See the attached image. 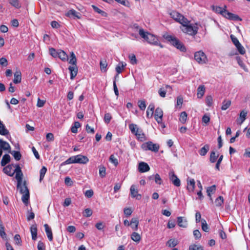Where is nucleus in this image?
<instances>
[{
    "label": "nucleus",
    "instance_id": "nucleus-48",
    "mask_svg": "<svg viewBox=\"0 0 250 250\" xmlns=\"http://www.w3.org/2000/svg\"><path fill=\"white\" fill-rule=\"evenodd\" d=\"M218 157V155H216L214 151H212L210 153L209 160L211 163H214L216 162L217 158Z\"/></svg>",
    "mask_w": 250,
    "mask_h": 250
},
{
    "label": "nucleus",
    "instance_id": "nucleus-36",
    "mask_svg": "<svg viewBox=\"0 0 250 250\" xmlns=\"http://www.w3.org/2000/svg\"><path fill=\"white\" fill-rule=\"evenodd\" d=\"M209 149V146L208 144L205 145L199 150V154L201 156H205L206 155Z\"/></svg>",
    "mask_w": 250,
    "mask_h": 250
},
{
    "label": "nucleus",
    "instance_id": "nucleus-26",
    "mask_svg": "<svg viewBox=\"0 0 250 250\" xmlns=\"http://www.w3.org/2000/svg\"><path fill=\"white\" fill-rule=\"evenodd\" d=\"M14 78L13 80V83H19L21 81V74L20 71H16L14 73Z\"/></svg>",
    "mask_w": 250,
    "mask_h": 250
},
{
    "label": "nucleus",
    "instance_id": "nucleus-12",
    "mask_svg": "<svg viewBox=\"0 0 250 250\" xmlns=\"http://www.w3.org/2000/svg\"><path fill=\"white\" fill-rule=\"evenodd\" d=\"M163 116V112L162 109L159 107H157L155 111L154 117L158 124H160V123H161V121H162Z\"/></svg>",
    "mask_w": 250,
    "mask_h": 250
},
{
    "label": "nucleus",
    "instance_id": "nucleus-21",
    "mask_svg": "<svg viewBox=\"0 0 250 250\" xmlns=\"http://www.w3.org/2000/svg\"><path fill=\"white\" fill-rule=\"evenodd\" d=\"M14 165H9L3 168V171L4 173L8 175L9 176H13L14 174V171L12 172Z\"/></svg>",
    "mask_w": 250,
    "mask_h": 250
},
{
    "label": "nucleus",
    "instance_id": "nucleus-39",
    "mask_svg": "<svg viewBox=\"0 0 250 250\" xmlns=\"http://www.w3.org/2000/svg\"><path fill=\"white\" fill-rule=\"evenodd\" d=\"M9 3L16 8H20L21 4L18 0H8Z\"/></svg>",
    "mask_w": 250,
    "mask_h": 250
},
{
    "label": "nucleus",
    "instance_id": "nucleus-42",
    "mask_svg": "<svg viewBox=\"0 0 250 250\" xmlns=\"http://www.w3.org/2000/svg\"><path fill=\"white\" fill-rule=\"evenodd\" d=\"M231 104V101L230 100H224L223 102V104L221 107V109L225 110L227 109Z\"/></svg>",
    "mask_w": 250,
    "mask_h": 250
},
{
    "label": "nucleus",
    "instance_id": "nucleus-17",
    "mask_svg": "<svg viewBox=\"0 0 250 250\" xmlns=\"http://www.w3.org/2000/svg\"><path fill=\"white\" fill-rule=\"evenodd\" d=\"M224 17L229 20L232 21H236L241 20L240 18L238 15L228 12L227 10L226 11V13H225Z\"/></svg>",
    "mask_w": 250,
    "mask_h": 250
},
{
    "label": "nucleus",
    "instance_id": "nucleus-10",
    "mask_svg": "<svg viewBox=\"0 0 250 250\" xmlns=\"http://www.w3.org/2000/svg\"><path fill=\"white\" fill-rule=\"evenodd\" d=\"M124 224L126 226H129L133 224H135V226H132V229L133 230H137L138 229L139 220L137 218H133L131 219V221L129 222L127 220H125Z\"/></svg>",
    "mask_w": 250,
    "mask_h": 250
},
{
    "label": "nucleus",
    "instance_id": "nucleus-3",
    "mask_svg": "<svg viewBox=\"0 0 250 250\" xmlns=\"http://www.w3.org/2000/svg\"><path fill=\"white\" fill-rule=\"evenodd\" d=\"M17 188L20 190V193L22 194L21 200L23 203L27 205L29 199V191L26 185V181H24L23 184H21L20 187L17 186Z\"/></svg>",
    "mask_w": 250,
    "mask_h": 250
},
{
    "label": "nucleus",
    "instance_id": "nucleus-16",
    "mask_svg": "<svg viewBox=\"0 0 250 250\" xmlns=\"http://www.w3.org/2000/svg\"><path fill=\"white\" fill-rule=\"evenodd\" d=\"M187 188L188 190V192H193L195 187V182L193 179L189 178L188 177L187 178Z\"/></svg>",
    "mask_w": 250,
    "mask_h": 250
},
{
    "label": "nucleus",
    "instance_id": "nucleus-35",
    "mask_svg": "<svg viewBox=\"0 0 250 250\" xmlns=\"http://www.w3.org/2000/svg\"><path fill=\"white\" fill-rule=\"evenodd\" d=\"M58 57L61 59L62 61H68V56L65 53V52L62 50H60L59 51V54Z\"/></svg>",
    "mask_w": 250,
    "mask_h": 250
},
{
    "label": "nucleus",
    "instance_id": "nucleus-29",
    "mask_svg": "<svg viewBox=\"0 0 250 250\" xmlns=\"http://www.w3.org/2000/svg\"><path fill=\"white\" fill-rule=\"evenodd\" d=\"M30 231L32 235V239L35 240L37 236V227L36 224L33 225L30 227Z\"/></svg>",
    "mask_w": 250,
    "mask_h": 250
},
{
    "label": "nucleus",
    "instance_id": "nucleus-7",
    "mask_svg": "<svg viewBox=\"0 0 250 250\" xmlns=\"http://www.w3.org/2000/svg\"><path fill=\"white\" fill-rule=\"evenodd\" d=\"M142 148L145 150H149L155 152L158 151L159 146L156 144H153L152 142H148L142 145Z\"/></svg>",
    "mask_w": 250,
    "mask_h": 250
},
{
    "label": "nucleus",
    "instance_id": "nucleus-43",
    "mask_svg": "<svg viewBox=\"0 0 250 250\" xmlns=\"http://www.w3.org/2000/svg\"><path fill=\"white\" fill-rule=\"evenodd\" d=\"M187 119V114L185 111H183L181 113L180 117L179 119L180 121L182 124H185Z\"/></svg>",
    "mask_w": 250,
    "mask_h": 250
},
{
    "label": "nucleus",
    "instance_id": "nucleus-46",
    "mask_svg": "<svg viewBox=\"0 0 250 250\" xmlns=\"http://www.w3.org/2000/svg\"><path fill=\"white\" fill-rule=\"evenodd\" d=\"M100 67L102 71L104 72L106 71V67L107 66V63L106 60H101L100 61Z\"/></svg>",
    "mask_w": 250,
    "mask_h": 250
},
{
    "label": "nucleus",
    "instance_id": "nucleus-53",
    "mask_svg": "<svg viewBox=\"0 0 250 250\" xmlns=\"http://www.w3.org/2000/svg\"><path fill=\"white\" fill-rule=\"evenodd\" d=\"M92 7H93L94 10L97 12L99 14H101L103 16H106V13L103 11V10H101L100 9H99L98 7H97V6L94 5H92Z\"/></svg>",
    "mask_w": 250,
    "mask_h": 250
},
{
    "label": "nucleus",
    "instance_id": "nucleus-5",
    "mask_svg": "<svg viewBox=\"0 0 250 250\" xmlns=\"http://www.w3.org/2000/svg\"><path fill=\"white\" fill-rule=\"evenodd\" d=\"M194 57L196 61L201 64H206L208 62L206 55L201 50L196 52Z\"/></svg>",
    "mask_w": 250,
    "mask_h": 250
},
{
    "label": "nucleus",
    "instance_id": "nucleus-64",
    "mask_svg": "<svg viewBox=\"0 0 250 250\" xmlns=\"http://www.w3.org/2000/svg\"><path fill=\"white\" fill-rule=\"evenodd\" d=\"M202 122L207 125L210 121V117L208 115L205 114L202 117Z\"/></svg>",
    "mask_w": 250,
    "mask_h": 250
},
{
    "label": "nucleus",
    "instance_id": "nucleus-28",
    "mask_svg": "<svg viewBox=\"0 0 250 250\" xmlns=\"http://www.w3.org/2000/svg\"><path fill=\"white\" fill-rule=\"evenodd\" d=\"M155 106L153 104H150L147 107L146 111V116L147 118H151L154 113Z\"/></svg>",
    "mask_w": 250,
    "mask_h": 250
},
{
    "label": "nucleus",
    "instance_id": "nucleus-45",
    "mask_svg": "<svg viewBox=\"0 0 250 250\" xmlns=\"http://www.w3.org/2000/svg\"><path fill=\"white\" fill-rule=\"evenodd\" d=\"M134 134L139 139H141V140L145 137V134L143 133L142 130L141 129L137 130V132H136Z\"/></svg>",
    "mask_w": 250,
    "mask_h": 250
},
{
    "label": "nucleus",
    "instance_id": "nucleus-38",
    "mask_svg": "<svg viewBox=\"0 0 250 250\" xmlns=\"http://www.w3.org/2000/svg\"><path fill=\"white\" fill-rule=\"evenodd\" d=\"M77 59L73 52L70 53V59L69 63L72 64V66L76 65Z\"/></svg>",
    "mask_w": 250,
    "mask_h": 250
},
{
    "label": "nucleus",
    "instance_id": "nucleus-33",
    "mask_svg": "<svg viewBox=\"0 0 250 250\" xmlns=\"http://www.w3.org/2000/svg\"><path fill=\"white\" fill-rule=\"evenodd\" d=\"M213 10L215 11L217 13L220 14L223 16H224L225 13H226V9L225 8H222L219 6H213L212 7Z\"/></svg>",
    "mask_w": 250,
    "mask_h": 250
},
{
    "label": "nucleus",
    "instance_id": "nucleus-4",
    "mask_svg": "<svg viewBox=\"0 0 250 250\" xmlns=\"http://www.w3.org/2000/svg\"><path fill=\"white\" fill-rule=\"evenodd\" d=\"M189 21L187 19L186 23H181L183 27L181 28L182 31L189 35L194 36L198 32V27L195 26H192L188 24Z\"/></svg>",
    "mask_w": 250,
    "mask_h": 250
},
{
    "label": "nucleus",
    "instance_id": "nucleus-15",
    "mask_svg": "<svg viewBox=\"0 0 250 250\" xmlns=\"http://www.w3.org/2000/svg\"><path fill=\"white\" fill-rule=\"evenodd\" d=\"M0 150L6 151L8 153L11 152V146L8 143L3 141L2 139H0Z\"/></svg>",
    "mask_w": 250,
    "mask_h": 250
},
{
    "label": "nucleus",
    "instance_id": "nucleus-18",
    "mask_svg": "<svg viewBox=\"0 0 250 250\" xmlns=\"http://www.w3.org/2000/svg\"><path fill=\"white\" fill-rule=\"evenodd\" d=\"M150 167L148 164L145 162H140L138 166V170L140 172L144 173L148 171Z\"/></svg>",
    "mask_w": 250,
    "mask_h": 250
},
{
    "label": "nucleus",
    "instance_id": "nucleus-58",
    "mask_svg": "<svg viewBox=\"0 0 250 250\" xmlns=\"http://www.w3.org/2000/svg\"><path fill=\"white\" fill-rule=\"evenodd\" d=\"M50 54L53 57L56 58L58 57L59 52L56 51V50L54 48H50L49 49Z\"/></svg>",
    "mask_w": 250,
    "mask_h": 250
},
{
    "label": "nucleus",
    "instance_id": "nucleus-50",
    "mask_svg": "<svg viewBox=\"0 0 250 250\" xmlns=\"http://www.w3.org/2000/svg\"><path fill=\"white\" fill-rule=\"evenodd\" d=\"M99 174L102 178H104L106 175V169L104 166L99 167Z\"/></svg>",
    "mask_w": 250,
    "mask_h": 250
},
{
    "label": "nucleus",
    "instance_id": "nucleus-59",
    "mask_svg": "<svg viewBox=\"0 0 250 250\" xmlns=\"http://www.w3.org/2000/svg\"><path fill=\"white\" fill-rule=\"evenodd\" d=\"M14 241L15 242V244L18 245H21V236L19 234H16L14 236Z\"/></svg>",
    "mask_w": 250,
    "mask_h": 250
},
{
    "label": "nucleus",
    "instance_id": "nucleus-31",
    "mask_svg": "<svg viewBox=\"0 0 250 250\" xmlns=\"http://www.w3.org/2000/svg\"><path fill=\"white\" fill-rule=\"evenodd\" d=\"M205 92V87L204 85H199L197 88V97L201 98L204 95Z\"/></svg>",
    "mask_w": 250,
    "mask_h": 250
},
{
    "label": "nucleus",
    "instance_id": "nucleus-13",
    "mask_svg": "<svg viewBox=\"0 0 250 250\" xmlns=\"http://www.w3.org/2000/svg\"><path fill=\"white\" fill-rule=\"evenodd\" d=\"M75 158L76 163L85 164L89 161V159L86 156L80 154L75 156Z\"/></svg>",
    "mask_w": 250,
    "mask_h": 250
},
{
    "label": "nucleus",
    "instance_id": "nucleus-54",
    "mask_svg": "<svg viewBox=\"0 0 250 250\" xmlns=\"http://www.w3.org/2000/svg\"><path fill=\"white\" fill-rule=\"evenodd\" d=\"M138 106L142 110H145L146 108V102L145 101L140 100L138 103Z\"/></svg>",
    "mask_w": 250,
    "mask_h": 250
},
{
    "label": "nucleus",
    "instance_id": "nucleus-1",
    "mask_svg": "<svg viewBox=\"0 0 250 250\" xmlns=\"http://www.w3.org/2000/svg\"><path fill=\"white\" fill-rule=\"evenodd\" d=\"M163 37L177 49L180 50L182 52H185L186 51V48L184 44L175 36L165 34Z\"/></svg>",
    "mask_w": 250,
    "mask_h": 250
},
{
    "label": "nucleus",
    "instance_id": "nucleus-9",
    "mask_svg": "<svg viewBox=\"0 0 250 250\" xmlns=\"http://www.w3.org/2000/svg\"><path fill=\"white\" fill-rule=\"evenodd\" d=\"M171 17L180 23H186L187 19L179 13L173 11L170 13Z\"/></svg>",
    "mask_w": 250,
    "mask_h": 250
},
{
    "label": "nucleus",
    "instance_id": "nucleus-60",
    "mask_svg": "<svg viewBox=\"0 0 250 250\" xmlns=\"http://www.w3.org/2000/svg\"><path fill=\"white\" fill-rule=\"evenodd\" d=\"M189 250H203V249L201 246L192 245L189 246Z\"/></svg>",
    "mask_w": 250,
    "mask_h": 250
},
{
    "label": "nucleus",
    "instance_id": "nucleus-47",
    "mask_svg": "<svg viewBox=\"0 0 250 250\" xmlns=\"http://www.w3.org/2000/svg\"><path fill=\"white\" fill-rule=\"evenodd\" d=\"M201 222L202 230L205 232H208L209 228L208 227V225L205 219H202Z\"/></svg>",
    "mask_w": 250,
    "mask_h": 250
},
{
    "label": "nucleus",
    "instance_id": "nucleus-22",
    "mask_svg": "<svg viewBox=\"0 0 250 250\" xmlns=\"http://www.w3.org/2000/svg\"><path fill=\"white\" fill-rule=\"evenodd\" d=\"M177 223L180 227L186 228L188 226L187 220L183 217H177Z\"/></svg>",
    "mask_w": 250,
    "mask_h": 250
},
{
    "label": "nucleus",
    "instance_id": "nucleus-27",
    "mask_svg": "<svg viewBox=\"0 0 250 250\" xmlns=\"http://www.w3.org/2000/svg\"><path fill=\"white\" fill-rule=\"evenodd\" d=\"M66 15L68 17H74L77 19H80L81 17V14L80 12H77L74 9L70 10L68 11Z\"/></svg>",
    "mask_w": 250,
    "mask_h": 250
},
{
    "label": "nucleus",
    "instance_id": "nucleus-11",
    "mask_svg": "<svg viewBox=\"0 0 250 250\" xmlns=\"http://www.w3.org/2000/svg\"><path fill=\"white\" fill-rule=\"evenodd\" d=\"M169 177L170 180L174 186L179 187L181 185L180 180L175 174L174 171H170L169 173Z\"/></svg>",
    "mask_w": 250,
    "mask_h": 250
},
{
    "label": "nucleus",
    "instance_id": "nucleus-41",
    "mask_svg": "<svg viewBox=\"0 0 250 250\" xmlns=\"http://www.w3.org/2000/svg\"><path fill=\"white\" fill-rule=\"evenodd\" d=\"M75 156H72L68 158L66 161L63 162L61 164V166H64L65 165L70 164H75Z\"/></svg>",
    "mask_w": 250,
    "mask_h": 250
},
{
    "label": "nucleus",
    "instance_id": "nucleus-8",
    "mask_svg": "<svg viewBox=\"0 0 250 250\" xmlns=\"http://www.w3.org/2000/svg\"><path fill=\"white\" fill-rule=\"evenodd\" d=\"M230 37L232 42L235 45L239 53L241 54V55L244 54L245 53V49L239 42L237 38L235 37L233 35H231L230 36Z\"/></svg>",
    "mask_w": 250,
    "mask_h": 250
},
{
    "label": "nucleus",
    "instance_id": "nucleus-14",
    "mask_svg": "<svg viewBox=\"0 0 250 250\" xmlns=\"http://www.w3.org/2000/svg\"><path fill=\"white\" fill-rule=\"evenodd\" d=\"M130 195L132 198H135L137 200L141 199V195L138 193V191L135 185H133L130 188Z\"/></svg>",
    "mask_w": 250,
    "mask_h": 250
},
{
    "label": "nucleus",
    "instance_id": "nucleus-56",
    "mask_svg": "<svg viewBox=\"0 0 250 250\" xmlns=\"http://www.w3.org/2000/svg\"><path fill=\"white\" fill-rule=\"evenodd\" d=\"M92 210L90 208H87L84 209L83 215L84 217H89L92 215Z\"/></svg>",
    "mask_w": 250,
    "mask_h": 250
},
{
    "label": "nucleus",
    "instance_id": "nucleus-44",
    "mask_svg": "<svg viewBox=\"0 0 250 250\" xmlns=\"http://www.w3.org/2000/svg\"><path fill=\"white\" fill-rule=\"evenodd\" d=\"M81 126L80 123L78 122H75L74 124V125L71 128V131L74 133H76L78 132V128Z\"/></svg>",
    "mask_w": 250,
    "mask_h": 250
},
{
    "label": "nucleus",
    "instance_id": "nucleus-32",
    "mask_svg": "<svg viewBox=\"0 0 250 250\" xmlns=\"http://www.w3.org/2000/svg\"><path fill=\"white\" fill-rule=\"evenodd\" d=\"M11 160L10 156L9 154H4L1 161V165L2 167L5 166L6 164L10 162Z\"/></svg>",
    "mask_w": 250,
    "mask_h": 250
},
{
    "label": "nucleus",
    "instance_id": "nucleus-61",
    "mask_svg": "<svg viewBox=\"0 0 250 250\" xmlns=\"http://www.w3.org/2000/svg\"><path fill=\"white\" fill-rule=\"evenodd\" d=\"M34 217H35L34 213L33 212H32L31 210L30 211L28 210L27 211V220L28 221H30L32 219H34Z\"/></svg>",
    "mask_w": 250,
    "mask_h": 250
},
{
    "label": "nucleus",
    "instance_id": "nucleus-2",
    "mask_svg": "<svg viewBox=\"0 0 250 250\" xmlns=\"http://www.w3.org/2000/svg\"><path fill=\"white\" fill-rule=\"evenodd\" d=\"M139 34L148 43L154 45L158 44V40L153 35L145 32L142 28L139 29Z\"/></svg>",
    "mask_w": 250,
    "mask_h": 250
},
{
    "label": "nucleus",
    "instance_id": "nucleus-37",
    "mask_svg": "<svg viewBox=\"0 0 250 250\" xmlns=\"http://www.w3.org/2000/svg\"><path fill=\"white\" fill-rule=\"evenodd\" d=\"M9 153H11L13 156L16 160L19 161L20 160H21V155L19 151L11 150V152Z\"/></svg>",
    "mask_w": 250,
    "mask_h": 250
},
{
    "label": "nucleus",
    "instance_id": "nucleus-51",
    "mask_svg": "<svg viewBox=\"0 0 250 250\" xmlns=\"http://www.w3.org/2000/svg\"><path fill=\"white\" fill-rule=\"evenodd\" d=\"M129 128L130 130L132 133L133 134H134L136 132H137V130H138L139 129L137 127V125L134 124H129Z\"/></svg>",
    "mask_w": 250,
    "mask_h": 250
},
{
    "label": "nucleus",
    "instance_id": "nucleus-25",
    "mask_svg": "<svg viewBox=\"0 0 250 250\" xmlns=\"http://www.w3.org/2000/svg\"><path fill=\"white\" fill-rule=\"evenodd\" d=\"M179 244V241L175 238H171L166 243V246L169 248H174Z\"/></svg>",
    "mask_w": 250,
    "mask_h": 250
},
{
    "label": "nucleus",
    "instance_id": "nucleus-34",
    "mask_svg": "<svg viewBox=\"0 0 250 250\" xmlns=\"http://www.w3.org/2000/svg\"><path fill=\"white\" fill-rule=\"evenodd\" d=\"M216 190V186L215 185L211 186L207 188V192L208 195L210 197V200L212 202V199L211 197V194H213Z\"/></svg>",
    "mask_w": 250,
    "mask_h": 250
},
{
    "label": "nucleus",
    "instance_id": "nucleus-19",
    "mask_svg": "<svg viewBox=\"0 0 250 250\" xmlns=\"http://www.w3.org/2000/svg\"><path fill=\"white\" fill-rule=\"evenodd\" d=\"M247 113V111H246L245 110H242V111H241L239 115V118L236 120V122L238 124L240 125L244 122V121L246 119Z\"/></svg>",
    "mask_w": 250,
    "mask_h": 250
},
{
    "label": "nucleus",
    "instance_id": "nucleus-57",
    "mask_svg": "<svg viewBox=\"0 0 250 250\" xmlns=\"http://www.w3.org/2000/svg\"><path fill=\"white\" fill-rule=\"evenodd\" d=\"M112 119L111 115L109 113H106L104 116V121L105 123L108 124Z\"/></svg>",
    "mask_w": 250,
    "mask_h": 250
},
{
    "label": "nucleus",
    "instance_id": "nucleus-6",
    "mask_svg": "<svg viewBox=\"0 0 250 250\" xmlns=\"http://www.w3.org/2000/svg\"><path fill=\"white\" fill-rule=\"evenodd\" d=\"M15 167L16 168L14 170V172L16 173L15 178L17 180L18 187H19L22 183L23 173L19 165H16Z\"/></svg>",
    "mask_w": 250,
    "mask_h": 250
},
{
    "label": "nucleus",
    "instance_id": "nucleus-40",
    "mask_svg": "<svg viewBox=\"0 0 250 250\" xmlns=\"http://www.w3.org/2000/svg\"><path fill=\"white\" fill-rule=\"evenodd\" d=\"M131 239L136 242H139L141 240V236L137 232H134L131 235Z\"/></svg>",
    "mask_w": 250,
    "mask_h": 250
},
{
    "label": "nucleus",
    "instance_id": "nucleus-30",
    "mask_svg": "<svg viewBox=\"0 0 250 250\" xmlns=\"http://www.w3.org/2000/svg\"><path fill=\"white\" fill-rule=\"evenodd\" d=\"M9 134V131L6 128L5 125L0 121V134L3 136L7 135Z\"/></svg>",
    "mask_w": 250,
    "mask_h": 250
},
{
    "label": "nucleus",
    "instance_id": "nucleus-20",
    "mask_svg": "<svg viewBox=\"0 0 250 250\" xmlns=\"http://www.w3.org/2000/svg\"><path fill=\"white\" fill-rule=\"evenodd\" d=\"M68 69L70 72V79L73 80L77 74L78 67L77 65L69 66Z\"/></svg>",
    "mask_w": 250,
    "mask_h": 250
},
{
    "label": "nucleus",
    "instance_id": "nucleus-55",
    "mask_svg": "<svg viewBox=\"0 0 250 250\" xmlns=\"http://www.w3.org/2000/svg\"><path fill=\"white\" fill-rule=\"evenodd\" d=\"M223 202H224L223 198L221 196H219L216 199V200L215 201V203L217 206H221L223 204Z\"/></svg>",
    "mask_w": 250,
    "mask_h": 250
},
{
    "label": "nucleus",
    "instance_id": "nucleus-52",
    "mask_svg": "<svg viewBox=\"0 0 250 250\" xmlns=\"http://www.w3.org/2000/svg\"><path fill=\"white\" fill-rule=\"evenodd\" d=\"M213 103L212 97L210 95H208L206 98V103L208 106L212 105Z\"/></svg>",
    "mask_w": 250,
    "mask_h": 250
},
{
    "label": "nucleus",
    "instance_id": "nucleus-62",
    "mask_svg": "<svg viewBox=\"0 0 250 250\" xmlns=\"http://www.w3.org/2000/svg\"><path fill=\"white\" fill-rule=\"evenodd\" d=\"M110 161L113 163L115 166L118 164V160L115 158L114 155H111L109 157Z\"/></svg>",
    "mask_w": 250,
    "mask_h": 250
},
{
    "label": "nucleus",
    "instance_id": "nucleus-23",
    "mask_svg": "<svg viewBox=\"0 0 250 250\" xmlns=\"http://www.w3.org/2000/svg\"><path fill=\"white\" fill-rule=\"evenodd\" d=\"M126 66V63H124L123 62H120L116 67L115 69L117 74L115 77L114 80L116 79V78L118 76V75L121 73L122 71L124 69V68Z\"/></svg>",
    "mask_w": 250,
    "mask_h": 250
},
{
    "label": "nucleus",
    "instance_id": "nucleus-63",
    "mask_svg": "<svg viewBox=\"0 0 250 250\" xmlns=\"http://www.w3.org/2000/svg\"><path fill=\"white\" fill-rule=\"evenodd\" d=\"M129 59L130 60V62L132 64H136L137 62V59L136 58V56L134 54H131L129 56Z\"/></svg>",
    "mask_w": 250,
    "mask_h": 250
},
{
    "label": "nucleus",
    "instance_id": "nucleus-49",
    "mask_svg": "<svg viewBox=\"0 0 250 250\" xmlns=\"http://www.w3.org/2000/svg\"><path fill=\"white\" fill-rule=\"evenodd\" d=\"M47 171V168L43 166L42 167L40 170V181L41 182L43 179L44 175Z\"/></svg>",
    "mask_w": 250,
    "mask_h": 250
},
{
    "label": "nucleus",
    "instance_id": "nucleus-24",
    "mask_svg": "<svg viewBox=\"0 0 250 250\" xmlns=\"http://www.w3.org/2000/svg\"><path fill=\"white\" fill-rule=\"evenodd\" d=\"M44 227L45 229V232L46 233L47 236L49 240L50 241H52L53 240V234L51 229L47 224L44 225Z\"/></svg>",
    "mask_w": 250,
    "mask_h": 250
}]
</instances>
